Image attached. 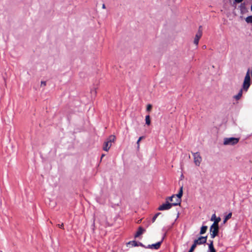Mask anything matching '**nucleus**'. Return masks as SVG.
<instances>
[{
    "instance_id": "nucleus-23",
    "label": "nucleus",
    "mask_w": 252,
    "mask_h": 252,
    "mask_svg": "<svg viewBox=\"0 0 252 252\" xmlns=\"http://www.w3.org/2000/svg\"><path fill=\"white\" fill-rule=\"evenodd\" d=\"M218 218H216V215L214 214H213L212 216V217H211V220L212 221L213 220H216V219H217Z\"/></svg>"
},
{
    "instance_id": "nucleus-18",
    "label": "nucleus",
    "mask_w": 252,
    "mask_h": 252,
    "mask_svg": "<svg viewBox=\"0 0 252 252\" xmlns=\"http://www.w3.org/2000/svg\"><path fill=\"white\" fill-rule=\"evenodd\" d=\"M174 197H175V195L173 194V195H172L171 196H169V197H168L166 198L165 200L166 201L168 200V201H173V199Z\"/></svg>"
},
{
    "instance_id": "nucleus-15",
    "label": "nucleus",
    "mask_w": 252,
    "mask_h": 252,
    "mask_svg": "<svg viewBox=\"0 0 252 252\" xmlns=\"http://www.w3.org/2000/svg\"><path fill=\"white\" fill-rule=\"evenodd\" d=\"M246 22L248 23H252V15L249 16L245 18Z\"/></svg>"
},
{
    "instance_id": "nucleus-33",
    "label": "nucleus",
    "mask_w": 252,
    "mask_h": 252,
    "mask_svg": "<svg viewBox=\"0 0 252 252\" xmlns=\"http://www.w3.org/2000/svg\"><path fill=\"white\" fill-rule=\"evenodd\" d=\"M104 154H102V155H101V158H102L103 157H104Z\"/></svg>"
},
{
    "instance_id": "nucleus-26",
    "label": "nucleus",
    "mask_w": 252,
    "mask_h": 252,
    "mask_svg": "<svg viewBox=\"0 0 252 252\" xmlns=\"http://www.w3.org/2000/svg\"><path fill=\"white\" fill-rule=\"evenodd\" d=\"M183 186H181L180 188V190H179V191L178 192V193H180V194H181L183 195Z\"/></svg>"
},
{
    "instance_id": "nucleus-9",
    "label": "nucleus",
    "mask_w": 252,
    "mask_h": 252,
    "mask_svg": "<svg viewBox=\"0 0 252 252\" xmlns=\"http://www.w3.org/2000/svg\"><path fill=\"white\" fill-rule=\"evenodd\" d=\"M126 245L127 246H128V245H131L132 247L141 246L142 247H145V245H144L142 243L137 242L136 241H129L126 244Z\"/></svg>"
},
{
    "instance_id": "nucleus-24",
    "label": "nucleus",
    "mask_w": 252,
    "mask_h": 252,
    "mask_svg": "<svg viewBox=\"0 0 252 252\" xmlns=\"http://www.w3.org/2000/svg\"><path fill=\"white\" fill-rule=\"evenodd\" d=\"M193 245L195 246H196L197 245H200L197 239H196L194 241Z\"/></svg>"
},
{
    "instance_id": "nucleus-7",
    "label": "nucleus",
    "mask_w": 252,
    "mask_h": 252,
    "mask_svg": "<svg viewBox=\"0 0 252 252\" xmlns=\"http://www.w3.org/2000/svg\"><path fill=\"white\" fill-rule=\"evenodd\" d=\"M194 158V162L196 166H199L202 161V158L198 152L192 153Z\"/></svg>"
},
{
    "instance_id": "nucleus-4",
    "label": "nucleus",
    "mask_w": 252,
    "mask_h": 252,
    "mask_svg": "<svg viewBox=\"0 0 252 252\" xmlns=\"http://www.w3.org/2000/svg\"><path fill=\"white\" fill-rule=\"evenodd\" d=\"M239 138L235 137L225 138L224 139L223 144L225 145H234L238 143Z\"/></svg>"
},
{
    "instance_id": "nucleus-21",
    "label": "nucleus",
    "mask_w": 252,
    "mask_h": 252,
    "mask_svg": "<svg viewBox=\"0 0 252 252\" xmlns=\"http://www.w3.org/2000/svg\"><path fill=\"white\" fill-rule=\"evenodd\" d=\"M144 138L143 136H141L139 138V139H138L137 142H136V144L137 145V147L139 148V142H140V141Z\"/></svg>"
},
{
    "instance_id": "nucleus-13",
    "label": "nucleus",
    "mask_w": 252,
    "mask_h": 252,
    "mask_svg": "<svg viewBox=\"0 0 252 252\" xmlns=\"http://www.w3.org/2000/svg\"><path fill=\"white\" fill-rule=\"evenodd\" d=\"M242 94H243V91H242V89H241L239 93H238V94L237 95H235L233 96V97L237 100H239L240 99V98L241 97L242 95Z\"/></svg>"
},
{
    "instance_id": "nucleus-12",
    "label": "nucleus",
    "mask_w": 252,
    "mask_h": 252,
    "mask_svg": "<svg viewBox=\"0 0 252 252\" xmlns=\"http://www.w3.org/2000/svg\"><path fill=\"white\" fill-rule=\"evenodd\" d=\"M207 239V236H200L197 239V240L198 241L199 244L202 245L206 243Z\"/></svg>"
},
{
    "instance_id": "nucleus-1",
    "label": "nucleus",
    "mask_w": 252,
    "mask_h": 252,
    "mask_svg": "<svg viewBox=\"0 0 252 252\" xmlns=\"http://www.w3.org/2000/svg\"><path fill=\"white\" fill-rule=\"evenodd\" d=\"M220 220V218L218 217L215 220V222L211 226L210 228V235L212 238H214L219 233V225L218 223Z\"/></svg>"
},
{
    "instance_id": "nucleus-2",
    "label": "nucleus",
    "mask_w": 252,
    "mask_h": 252,
    "mask_svg": "<svg viewBox=\"0 0 252 252\" xmlns=\"http://www.w3.org/2000/svg\"><path fill=\"white\" fill-rule=\"evenodd\" d=\"M115 136L114 135H110L104 143L103 146V150L108 151L112 145V143L115 141Z\"/></svg>"
},
{
    "instance_id": "nucleus-20",
    "label": "nucleus",
    "mask_w": 252,
    "mask_h": 252,
    "mask_svg": "<svg viewBox=\"0 0 252 252\" xmlns=\"http://www.w3.org/2000/svg\"><path fill=\"white\" fill-rule=\"evenodd\" d=\"M160 214V213H157L154 215V216L153 217L152 220V222H155L156 219L157 218V217L159 216V215Z\"/></svg>"
},
{
    "instance_id": "nucleus-30",
    "label": "nucleus",
    "mask_w": 252,
    "mask_h": 252,
    "mask_svg": "<svg viewBox=\"0 0 252 252\" xmlns=\"http://www.w3.org/2000/svg\"><path fill=\"white\" fill-rule=\"evenodd\" d=\"M243 0H235V1L237 3L241 2Z\"/></svg>"
},
{
    "instance_id": "nucleus-25",
    "label": "nucleus",
    "mask_w": 252,
    "mask_h": 252,
    "mask_svg": "<svg viewBox=\"0 0 252 252\" xmlns=\"http://www.w3.org/2000/svg\"><path fill=\"white\" fill-rule=\"evenodd\" d=\"M196 247V246H194V245H193V244H192V245L191 246V248H190V249H189V251L190 252H192L194 251V249L195 248V247Z\"/></svg>"
},
{
    "instance_id": "nucleus-31",
    "label": "nucleus",
    "mask_w": 252,
    "mask_h": 252,
    "mask_svg": "<svg viewBox=\"0 0 252 252\" xmlns=\"http://www.w3.org/2000/svg\"><path fill=\"white\" fill-rule=\"evenodd\" d=\"M59 227L60 228H62L63 227V223H62L61 224H59Z\"/></svg>"
},
{
    "instance_id": "nucleus-14",
    "label": "nucleus",
    "mask_w": 252,
    "mask_h": 252,
    "mask_svg": "<svg viewBox=\"0 0 252 252\" xmlns=\"http://www.w3.org/2000/svg\"><path fill=\"white\" fill-rule=\"evenodd\" d=\"M207 226H202L201 227V229H200V233L199 234L200 235H202V234H204L206 231H207Z\"/></svg>"
},
{
    "instance_id": "nucleus-6",
    "label": "nucleus",
    "mask_w": 252,
    "mask_h": 252,
    "mask_svg": "<svg viewBox=\"0 0 252 252\" xmlns=\"http://www.w3.org/2000/svg\"><path fill=\"white\" fill-rule=\"evenodd\" d=\"M165 236V234H164V235L162 237L161 240L160 241L158 242V243H157L156 244L149 245L147 246H145L144 248H146V249H155V250L158 249L160 248L161 244L164 239Z\"/></svg>"
},
{
    "instance_id": "nucleus-19",
    "label": "nucleus",
    "mask_w": 252,
    "mask_h": 252,
    "mask_svg": "<svg viewBox=\"0 0 252 252\" xmlns=\"http://www.w3.org/2000/svg\"><path fill=\"white\" fill-rule=\"evenodd\" d=\"M207 252H216V251L214 247H212V246H210V247H208Z\"/></svg>"
},
{
    "instance_id": "nucleus-16",
    "label": "nucleus",
    "mask_w": 252,
    "mask_h": 252,
    "mask_svg": "<svg viewBox=\"0 0 252 252\" xmlns=\"http://www.w3.org/2000/svg\"><path fill=\"white\" fill-rule=\"evenodd\" d=\"M232 216V213H229L227 215H226L223 220V223H225L228 220L231 218Z\"/></svg>"
},
{
    "instance_id": "nucleus-8",
    "label": "nucleus",
    "mask_w": 252,
    "mask_h": 252,
    "mask_svg": "<svg viewBox=\"0 0 252 252\" xmlns=\"http://www.w3.org/2000/svg\"><path fill=\"white\" fill-rule=\"evenodd\" d=\"M201 28H202L201 26L199 27V30L196 33L195 38H194V39L193 42L196 45H197L198 44L199 40L202 35Z\"/></svg>"
},
{
    "instance_id": "nucleus-32",
    "label": "nucleus",
    "mask_w": 252,
    "mask_h": 252,
    "mask_svg": "<svg viewBox=\"0 0 252 252\" xmlns=\"http://www.w3.org/2000/svg\"><path fill=\"white\" fill-rule=\"evenodd\" d=\"M102 8H103V9H104V8H105V4H103L102 5Z\"/></svg>"
},
{
    "instance_id": "nucleus-22",
    "label": "nucleus",
    "mask_w": 252,
    "mask_h": 252,
    "mask_svg": "<svg viewBox=\"0 0 252 252\" xmlns=\"http://www.w3.org/2000/svg\"><path fill=\"white\" fill-rule=\"evenodd\" d=\"M152 106L151 104H148L147 106V111H150L152 109Z\"/></svg>"
},
{
    "instance_id": "nucleus-27",
    "label": "nucleus",
    "mask_w": 252,
    "mask_h": 252,
    "mask_svg": "<svg viewBox=\"0 0 252 252\" xmlns=\"http://www.w3.org/2000/svg\"><path fill=\"white\" fill-rule=\"evenodd\" d=\"M183 186H181L180 188V190H179V191L178 192V193H180V194H181L183 195Z\"/></svg>"
},
{
    "instance_id": "nucleus-5",
    "label": "nucleus",
    "mask_w": 252,
    "mask_h": 252,
    "mask_svg": "<svg viewBox=\"0 0 252 252\" xmlns=\"http://www.w3.org/2000/svg\"><path fill=\"white\" fill-rule=\"evenodd\" d=\"M172 206H176V205H173V202L169 203L168 200H167L165 203L162 204L158 207V210L159 211L168 210H169Z\"/></svg>"
},
{
    "instance_id": "nucleus-17",
    "label": "nucleus",
    "mask_w": 252,
    "mask_h": 252,
    "mask_svg": "<svg viewBox=\"0 0 252 252\" xmlns=\"http://www.w3.org/2000/svg\"><path fill=\"white\" fill-rule=\"evenodd\" d=\"M146 124L147 125H150L151 124L150 118L149 115H147L145 118Z\"/></svg>"
},
{
    "instance_id": "nucleus-28",
    "label": "nucleus",
    "mask_w": 252,
    "mask_h": 252,
    "mask_svg": "<svg viewBox=\"0 0 252 252\" xmlns=\"http://www.w3.org/2000/svg\"><path fill=\"white\" fill-rule=\"evenodd\" d=\"M209 242H210V243L208 245H209L208 247H210V246H212V247H214L213 241V240H209Z\"/></svg>"
},
{
    "instance_id": "nucleus-11",
    "label": "nucleus",
    "mask_w": 252,
    "mask_h": 252,
    "mask_svg": "<svg viewBox=\"0 0 252 252\" xmlns=\"http://www.w3.org/2000/svg\"><path fill=\"white\" fill-rule=\"evenodd\" d=\"M145 231V229L143 228L141 226H139L138 228V230L134 235L135 238L139 237L142 234H143Z\"/></svg>"
},
{
    "instance_id": "nucleus-34",
    "label": "nucleus",
    "mask_w": 252,
    "mask_h": 252,
    "mask_svg": "<svg viewBox=\"0 0 252 252\" xmlns=\"http://www.w3.org/2000/svg\"><path fill=\"white\" fill-rule=\"evenodd\" d=\"M203 48L205 49V48H206V46L205 45H204V46H203Z\"/></svg>"
},
{
    "instance_id": "nucleus-10",
    "label": "nucleus",
    "mask_w": 252,
    "mask_h": 252,
    "mask_svg": "<svg viewBox=\"0 0 252 252\" xmlns=\"http://www.w3.org/2000/svg\"><path fill=\"white\" fill-rule=\"evenodd\" d=\"M175 195L176 198V201L175 202H173V205L177 206L180 205L181 202V197L182 196V195L180 194V193H178Z\"/></svg>"
},
{
    "instance_id": "nucleus-3",
    "label": "nucleus",
    "mask_w": 252,
    "mask_h": 252,
    "mask_svg": "<svg viewBox=\"0 0 252 252\" xmlns=\"http://www.w3.org/2000/svg\"><path fill=\"white\" fill-rule=\"evenodd\" d=\"M250 81H251V77H250V69H248L247 71V72L246 73V75L245 76L244 81L243 82V88L244 90L247 91L248 88H249L250 86Z\"/></svg>"
},
{
    "instance_id": "nucleus-29",
    "label": "nucleus",
    "mask_w": 252,
    "mask_h": 252,
    "mask_svg": "<svg viewBox=\"0 0 252 252\" xmlns=\"http://www.w3.org/2000/svg\"><path fill=\"white\" fill-rule=\"evenodd\" d=\"M46 85V83L45 81H41V86H45Z\"/></svg>"
}]
</instances>
